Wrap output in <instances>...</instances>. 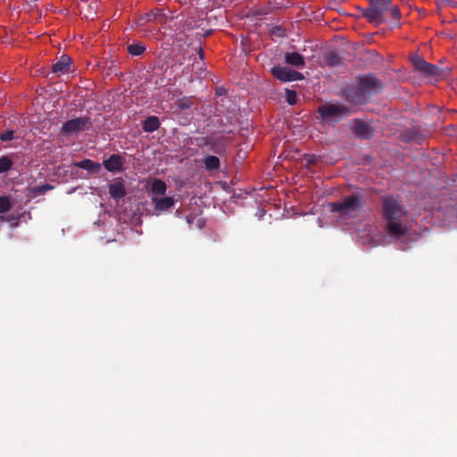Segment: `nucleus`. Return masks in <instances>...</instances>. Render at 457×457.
<instances>
[{"mask_svg":"<svg viewBox=\"0 0 457 457\" xmlns=\"http://www.w3.org/2000/svg\"><path fill=\"white\" fill-rule=\"evenodd\" d=\"M382 218L386 221V229L387 233L395 238H400L407 234L408 228L403 224L407 211L404 205L396 197L393 195H385L381 197Z\"/></svg>","mask_w":457,"mask_h":457,"instance_id":"1","label":"nucleus"},{"mask_svg":"<svg viewBox=\"0 0 457 457\" xmlns=\"http://www.w3.org/2000/svg\"><path fill=\"white\" fill-rule=\"evenodd\" d=\"M383 88L380 79L374 75L359 76L356 84L348 86L344 89V96L347 102L354 104H365L371 96Z\"/></svg>","mask_w":457,"mask_h":457,"instance_id":"2","label":"nucleus"},{"mask_svg":"<svg viewBox=\"0 0 457 457\" xmlns=\"http://www.w3.org/2000/svg\"><path fill=\"white\" fill-rule=\"evenodd\" d=\"M391 4V0H369V4L361 10V15L376 26L385 22L383 14Z\"/></svg>","mask_w":457,"mask_h":457,"instance_id":"3","label":"nucleus"},{"mask_svg":"<svg viewBox=\"0 0 457 457\" xmlns=\"http://www.w3.org/2000/svg\"><path fill=\"white\" fill-rule=\"evenodd\" d=\"M361 199L358 195L345 196L342 200L330 204L331 211L337 212L340 216L351 215L353 212H357L361 208Z\"/></svg>","mask_w":457,"mask_h":457,"instance_id":"4","label":"nucleus"},{"mask_svg":"<svg viewBox=\"0 0 457 457\" xmlns=\"http://www.w3.org/2000/svg\"><path fill=\"white\" fill-rule=\"evenodd\" d=\"M322 120L340 119L351 114V109L344 104H323L318 108Z\"/></svg>","mask_w":457,"mask_h":457,"instance_id":"5","label":"nucleus"},{"mask_svg":"<svg viewBox=\"0 0 457 457\" xmlns=\"http://www.w3.org/2000/svg\"><path fill=\"white\" fill-rule=\"evenodd\" d=\"M92 126L91 119L87 116L79 117L65 121L61 129V133L64 136L72 133L84 131Z\"/></svg>","mask_w":457,"mask_h":457,"instance_id":"6","label":"nucleus"},{"mask_svg":"<svg viewBox=\"0 0 457 457\" xmlns=\"http://www.w3.org/2000/svg\"><path fill=\"white\" fill-rule=\"evenodd\" d=\"M270 73L274 78L284 82L301 80L303 79L302 73L279 65L272 67Z\"/></svg>","mask_w":457,"mask_h":457,"instance_id":"7","label":"nucleus"},{"mask_svg":"<svg viewBox=\"0 0 457 457\" xmlns=\"http://www.w3.org/2000/svg\"><path fill=\"white\" fill-rule=\"evenodd\" d=\"M354 123V132L358 137L370 139L373 136V129L368 123L359 119H355Z\"/></svg>","mask_w":457,"mask_h":457,"instance_id":"8","label":"nucleus"},{"mask_svg":"<svg viewBox=\"0 0 457 457\" xmlns=\"http://www.w3.org/2000/svg\"><path fill=\"white\" fill-rule=\"evenodd\" d=\"M103 164L110 172L120 171L123 168V158L120 154H112Z\"/></svg>","mask_w":457,"mask_h":457,"instance_id":"9","label":"nucleus"},{"mask_svg":"<svg viewBox=\"0 0 457 457\" xmlns=\"http://www.w3.org/2000/svg\"><path fill=\"white\" fill-rule=\"evenodd\" d=\"M151 200L154 205V210L158 212H165V211L170 209L171 207H173L174 203H175L174 199L170 196H165V197H161V198L157 197V196H153L151 198Z\"/></svg>","mask_w":457,"mask_h":457,"instance_id":"10","label":"nucleus"},{"mask_svg":"<svg viewBox=\"0 0 457 457\" xmlns=\"http://www.w3.org/2000/svg\"><path fill=\"white\" fill-rule=\"evenodd\" d=\"M71 64V59L63 54L61 58L52 66V71L56 74H65L69 72Z\"/></svg>","mask_w":457,"mask_h":457,"instance_id":"11","label":"nucleus"},{"mask_svg":"<svg viewBox=\"0 0 457 457\" xmlns=\"http://www.w3.org/2000/svg\"><path fill=\"white\" fill-rule=\"evenodd\" d=\"M109 194L112 198L119 201L127 195V191L123 183L117 181L109 185Z\"/></svg>","mask_w":457,"mask_h":457,"instance_id":"12","label":"nucleus"},{"mask_svg":"<svg viewBox=\"0 0 457 457\" xmlns=\"http://www.w3.org/2000/svg\"><path fill=\"white\" fill-rule=\"evenodd\" d=\"M76 166L94 174H97L101 170V164L89 159H85L77 162Z\"/></svg>","mask_w":457,"mask_h":457,"instance_id":"13","label":"nucleus"},{"mask_svg":"<svg viewBox=\"0 0 457 457\" xmlns=\"http://www.w3.org/2000/svg\"><path fill=\"white\" fill-rule=\"evenodd\" d=\"M285 61L287 64L295 66V67H303L304 66V59L303 55L296 52L287 53L285 55Z\"/></svg>","mask_w":457,"mask_h":457,"instance_id":"14","label":"nucleus"},{"mask_svg":"<svg viewBox=\"0 0 457 457\" xmlns=\"http://www.w3.org/2000/svg\"><path fill=\"white\" fill-rule=\"evenodd\" d=\"M420 73L426 78H438L441 76L442 70L436 65L427 62Z\"/></svg>","mask_w":457,"mask_h":457,"instance_id":"15","label":"nucleus"},{"mask_svg":"<svg viewBox=\"0 0 457 457\" xmlns=\"http://www.w3.org/2000/svg\"><path fill=\"white\" fill-rule=\"evenodd\" d=\"M160 120L157 116H149L143 121V130L145 132H154L160 128Z\"/></svg>","mask_w":457,"mask_h":457,"instance_id":"16","label":"nucleus"},{"mask_svg":"<svg viewBox=\"0 0 457 457\" xmlns=\"http://www.w3.org/2000/svg\"><path fill=\"white\" fill-rule=\"evenodd\" d=\"M324 62L328 66L336 67L342 63V58L337 51H329L325 54Z\"/></svg>","mask_w":457,"mask_h":457,"instance_id":"17","label":"nucleus"},{"mask_svg":"<svg viewBox=\"0 0 457 457\" xmlns=\"http://www.w3.org/2000/svg\"><path fill=\"white\" fill-rule=\"evenodd\" d=\"M167 189V186L164 181H162L160 179H154L151 187L150 191L153 195H164Z\"/></svg>","mask_w":457,"mask_h":457,"instance_id":"18","label":"nucleus"},{"mask_svg":"<svg viewBox=\"0 0 457 457\" xmlns=\"http://www.w3.org/2000/svg\"><path fill=\"white\" fill-rule=\"evenodd\" d=\"M204 163V168L207 170H218L220 166V159L214 155H208L205 157Z\"/></svg>","mask_w":457,"mask_h":457,"instance_id":"19","label":"nucleus"},{"mask_svg":"<svg viewBox=\"0 0 457 457\" xmlns=\"http://www.w3.org/2000/svg\"><path fill=\"white\" fill-rule=\"evenodd\" d=\"M127 51L129 54L133 56H139L145 53V46L143 44L137 42L129 45L127 46Z\"/></svg>","mask_w":457,"mask_h":457,"instance_id":"20","label":"nucleus"},{"mask_svg":"<svg viewBox=\"0 0 457 457\" xmlns=\"http://www.w3.org/2000/svg\"><path fill=\"white\" fill-rule=\"evenodd\" d=\"M12 160L8 155H3L0 157V173H5L9 171L12 167Z\"/></svg>","mask_w":457,"mask_h":457,"instance_id":"21","label":"nucleus"},{"mask_svg":"<svg viewBox=\"0 0 457 457\" xmlns=\"http://www.w3.org/2000/svg\"><path fill=\"white\" fill-rule=\"evenodd\" d=\"M157 13L154 12H147L142 16H140L138 19H137V25L139 26H144L145 25L147 22H151L153 21H154L157 17Z\"/></svg>","mask_w":457,"mask_h":457,"instance_id":"22","label":"nucleus"},{"mask_svg":"<svg viewBox=\"0 0 457 457\" xmlns=\"http://www.w3.org/2000/svg\"><path fill=\"white\" fill-rule=\"evenodd\" d=\"M428 62H426L421 56L416 54L411 57V63L414 66L415 70L420 72L423 67L426 65Z\"/></svg>","mask_w":457,"mask_h":457,"instance_id":"23","label":"nucleus"},{"mask_svg":"<svg viewBox=\"0 0 457 457\" xmlns=\"http://www.w3.org/2000/svg\"><path fill=\"white\" fill-rule=\"evenodd\" d=\"M11 209V202L7 196H0V213L8 212Z\"/></svg>","mask_w":457,"mask_h":457,"instance_id":"24","label":"nucleus"},{"mask_svg":"<svg viewBox=\"0 0 457 457\" xmlns=\"http://www.w3.org/2000/svg\"><path fill=\"white\" fill-rule=\"evenodd\" d=\"M286 99L288 104L294 105L297 102V95L295 91L286 89Z\"/></svg>","mask_w":457,"mask_h":457,"instance_id":"25","label":"nucleus"},{"mask_svg":"<svg viewBox=\"0 0 457 457\" xmlns=\"http://www.w3.org/2000/svg\"><path fill=\"white\" fill-rule=\"evenodd\" d=\"M386 12H389L390 16L393 19H395L397 21H399L401 19V12H400L398 6L393 5L391 4H389V8H387Z\"/></svg>","mask_w":457,"mask_h":457,"instance_id":"26","label":"nucleus"},{"mask_svg":"<svg viewBox=\"0 0 457 457\" xmlns=\"http://www.w3.org/2000/svg\"><path fill=\"white\" fill-rule=\"evenodd\" d=\"M53 188H54V187L52 185L44 184V185L33 187L32 191L34 193L38 194V195H44L46 191H49V190H51Z\"/></svg>","mask_w":457,"mask_h":457,"instance_id":"27","label":"nucleus"},{"mask_svg":"<svg viewBox=\"0 0 457 457\" xmlns=\"http://www.w3.org/2000/svg\"><path fill=\"white\" fill-rule=\"evenodd\" d=\"M13 134L14 132L12 129L0 133V140L4 142L10 141L13 138Z\"/></svg>","mask_w":457,"mask_h":457,"instance_id":"28","label":"nucleus"},{"mask_svg":"<svg viewBox=\"0 0 457 457\" xmlns=\"http://www.w3.org/2000/svg\"><path fill=\"white\" fill-rule=\"evenodd\" d=\"M406 137L409 140H415L418 141L420 139V134L415 129H410L406 131Z\"/></svg>","mask_w":457,"mask_h":457,"instance_id":"29","label":"nucleus"},{"mask_svg":"<svg viewBox=\"0 0 457 457\" xmlns=\"http://www.w3.org/2000/svg\"><path fill=\"white\" fill-rule=\"evenodd\" d=\"M273 33L278 37H284L285 36V29L281 27H276L273 30Z\"/></svg>","mask_w":457,"mask_h":457,"instance_id":"30","label":"nucleus"},{"mask_svg":"<svg viewBox=\"0 0 457 457\" xmlns=\"http://www.w3.org/2000/svg\"><path fill=\"white\" fill-rule=\"evenodd\" d=\"M305 160L307 161L308 164H315L317 162L315 155H306Z\"/></svg>","mask_w":457,"mask_h":457,"instance_id":"31","label":"nucleus"},{"mask_svg":"<svg viewBox=\"0 0 457 457\" xmlns=\"http://www.w3.org/2000/svg\"><path fill=\"white\" fill-rule=\"evenodd\" d=\"M197 54L199 55L200 62H203L204 56V50L202 48H198Z\"/></svg>","mask_w":457,"mask_h":457,"instance_id":"32","label":"nucleus"},{"mask_svg":"<svg viewBox=\"0 0 457 457\" xmlns=\"http://www.w3.org/2000/svg\"><path fill=\"white\" fill-rule=\"evenodd\" d=\"M198 64H199V70L202 71H203L202 66L204 65L203 62H195V63L193 64V66L195 67V66H196V65H198Z\"/></svg>","mask_w":457,"mask_h":457,"instance_id":"33","label":"nucleus"},{"mask_svg":"<svg viewBox=\"0 0 457 457\" xmlns=\"http://www.w3.org/2000/svg\"><path fill=\"white\" fill-rule=\"evenodd\" d=\"M397 28H400L401 27V23L398 22L397 25H396Z\"/></svg>","mask_w":457,"mask_h":457,"instance_id":"34","label":"nucleus"}]
</instances>
